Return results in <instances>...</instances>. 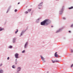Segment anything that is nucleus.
Wrapping results in <instances>:
<instances>
[{
    "instance_id": "f257e3e1",
    "label": "nucleus",
    "mask_w": 73,
    "mask_h": 73,
    "mask_svg": "<svg viewBox=\"0 0 73 73\" xmlns=\"http://www.w3.org/2000/svg\"><path fill=\"white\" fill-rule=\"evenodd\" d=\"M49 21H50L49 19H46L43 21L42 22L40 23V24L41 25H47L49 24Z\"/></svg>"
},
{
    "instance_id": "f03ea898",
    "label": "nucleus",
    "mask_w": 73,
    "mask_h": 73,
    "mask_svg": "<svg viewBox=\"0 0 73 73\" xmlns=\"http://www.w3.org/2000/svg\"><path fill=\"white\" fill-rule=\"evenodd\" d=\"M64 11V7H63L61 9V11L60 13V14L62 15V13H63V11Z\"/></svg>"
},
{
    "instance_id": "7ed1b4c3",
    "label": "nucleus",
    "mask_w": 73,
    "mask_h": 73,
    "mask_svg": "<svg viewBox=\"0 0 73 73\" xmlns=\"http://www.w3.org/2000/svg\"><path fill=\"white\" fill-rule=\"evenodd\" d=\"M15 58H19V54L18 53H16L15 55Z\"/></svg>"
},
{
    "instance_id": "20e7f679",
    "label": "nucleus",
    "mask_w": 73,
    "mask_h": 73,
    "mask_svg": "<svg viewBox=\"0 0 73 73\" xmlns=\"http://www.w3.org/2000/svg\"><path fill=\"white\" fill-rule=\"evenodd\" d=\"M57 52H56L54 54V57H58V54H57Z\"/></svg>"
},
{
    "instance_id": "39448f33",
    "label": "nucleus",
    "mask_w": 73,
    "mask_h": 73,
    "mask_svg": "<svg viewBox=\"0 0 73 73\" xmlns=\"http://www.w3.org/2000/svg\"><path fill=\"white\" fill-rule=\"evenodd\" d=\"M21 70V68L20 67H18L17 68V71L19 72V71H20Z\"/></svg>"
},
{
    "instance_id": "423d86ee",
    "label": "nucleus",
    "mask_w": 73,
    "mask_h": 73,
    "mask_svg": "<svg viewBox=\"0 0 73 73\" xmlns=\"http://www.w3.org/2000/svg\"><path fill=\"white\" fill-rule=\"evenodd\" d=\"M28 45V42H27L26 43V44H25L24 47L25 48H27V46Z\"/></svg>"
},
{
    "instance_id": "0eeeda50",
    "label": "nucleus",
    "mask_w": 73,
    "mask_h": 73,
    "mask_svg": "<svg viewBox=\"0 0 73 73\" xmlns=\"http://www.w3.org/2000/svg\"><path fill=\"white\" fill-rule=\"evenodd\" d=\"M43 3L42 2H41L38 5V7H40V6H41L42 5Z\"/></svg>"
},
{
    "instance_id": "6e6552de",
    "label": "nucleus",
    "mask_w": 73,
    "mask_h": 73,
    "mask_svg": "<svg viewBox=\"0 0 73 73\" xmlns=\"http://www.w3.org/2000/svg\"><path fill=\"white\" fill-rule=\"evenodd\" d=\"M24 32H25V31H23L22 32H21V35L20 36V37H21V36H22L23 35V33H24Z\"/></svg>"
},
{
    "instance_id": "1a4fd4ad",
    "label": "nucleus",
    "mask_w": 73,
    "mask_h": 73,
    "mask_svg": "<svg viewBox=\"0 0 73 73\" xmlns=\"http://www.w3.org/2000/svg\"><path fill=\"white\" fill-rule=\"evenodd\" d=\"M40 57H41V59H42V60H44V58L42 57V56H40Z\"/></svg>"
},
{
    "instance_id": "9d476101",
    "label": "nucleus",
    "mask_w": 73,
    "mask_h": 73,
    "mask_svg": "<svg viewBox=\"0 0 73 73\" xmlns=\"http://www.w3.org/2000/svg\"><path fill=\"white\" fill-rule=\"evenodd\" d=\"M3 30H4V28H1V27L0 28V31H3Z\"/></svg>"
},
{
    "instance_id": "9b49d317",
    "label": "nucleus",
    "mask_w": 73,
    "mask_h": 73,
    "mask_svg": "<svg viewBox=\"0 0 73 73\" xmlns=\"http://www.w3.org/2000/svg\"><path fill=\"white\" fill-rule=\"evenodd\" d=\"M73 6H72L71 7H69L68 8V9H73Z\"/></svg>"
},
{
    "instance_id": "f8f14e48",
    "label": "nucleus",
    "mask_w": 73,
    "mask_h": 73,
    "mask_svg": "<svg viewBox=\"0 0 73 73\" xmlns=\"http://www.w3.org/2000/svg\"><path fill=\"white\" fill-rule=\"evenodd\" d=\"M0 73H3V70H0Z\"/></svg>"
},
{
    "instance_id": "ddd939ff",
    "label": "nucleus",
    "mask_w": 73,
    "mask_h": 73,
    "mask_svg": "<svg viewBox=\"0 0 73 73\" xmlns=\"http://www.w3.org/2000/svg\"><path fill=\"white\" fill-rule=\"evenodd\" d=\"M18 29H17V31L15 32V33L16 34V33H17V32H18Z\"/></svg>"
},
{
    "instance_id": "4468645a",
    "label": "nucleus",
    "mask_w": 73,
    "mask_h": 73,
    "mask_svg": "<svg viewBox=\"0 0 73 73\" xmlns=\"http://www.w3.org/2000/svg\"><path fill=\"white\" fill-rule=\"evenodd\" d=\"M31 9H28V11H29V12H30V11H31Z\"/></svg>"
},
{
    "instance_id": "2eb2a0df",
    "label": "nucleus",
    "mask_w": 73,
    "mask_h": 73,
    "mask_svg": "<svg viewBox=\"0 0 73 73\" xmlns=\"http://www.w3.org/2000/svg\"><path fill=\"white\" fill-rule=\"evenodd\" d=\"M12 67L13 68H15V67L14 65H13L12 66Z\"/></svg>"
},
{
    "instance_id": "dca6fc26",
    "label": "nucleus",
    "mask_w": 73,
    "mask_h": 73,
    "mask_svg": "<svg viewBox=\"0 0 73 73\" xmlns=\"http://www.w3.org/2000/svg\"><path fill=\"white\" fill-rule=\"evenodd\" d=\"M12 48V46H10L9 47V48Z\"/></svg>"
},
{
    "instance_id": "f3484780",
    "label": "nucleus",
    "mask_w": 73,
    "mask_h": 73,
    "mask_svg": "<svg viewBox=\"0 0 73 73\" xmlns=\"http://www.w3.org/2000/svg\"><path fill=\"white\" fill-rule=\"evenodd\" d=\"M70 27L72 28H73V24L72 25L70 26Z\"/></svg>"
},
{
    "instance_id": "a211bd4d",
    "label": "nucleus",
    "mask_w": 73,
    "mask_h": 73,
    "mask_svg": "<svg viewBox=\"0 0 73 73\" xmlns=\"http://www.w3.org/2000/svg\"><path fill=\"white\" fill-rule=\"evenodd\" d=\"M60 30H58L57 31L56 33H57V32H60Z\"/></svg>"
},
{
    "instance_id": "6ab92c4d",
    "label": "nucleus",
    "mask_w": 73,
    "mask_h": 73,
    "mask_svg": "<svg viewBox=\"0 0 73 73\" xmlns=\"http://www.w3.org/2000/svg\"><path fill=\"white\" fill-rule=\"evenodd\" d=\"M58 62V60L55 61V62Z\"/></svg>"
},
{
    "instance_id": "aec40b11",
    "label": "nucleus",
    "mask_w": 73,
    "mask_h": 73,
    "mask_svg": "<svg viewBox=\"0 0 73 73\" xmlns=\"http://www.w3.org/2000/svg\"><path fill=\"white\" fill-rule=\"evenodd\" d=\"M25 50H24L22 51V53H24L25 52Z\"/></svg>"
},
{
    "instance_id": "412c9836",
    "label": "nucleus",
    "mask_w": 73,
    "mask_h": 73,
    "mask_svg": "<svg viewBox=\"0 0 73 73\" xmlns=\"http://www.w3.org/2000/svg\"><path fill=\"white\" fill-rule=\"evenodd\" d=\"M52 61L53 63H54V62H55V61H54L53 60H52Z\"/></svg>"
},
{
    "instance_id": "4be33fe9",
    "label": "nucleus",
    "mask_w": 73,
    "mask_h": 73,
    "mask_svg": "<svg viewBox=\"0 0 73 73\" xmlns=\"http://www.w3.org/2000/svg\"><path fill=\"white\" fill-rule=\"evenodd\" d=\"M16 62H15V64H17V59H16Z\"/></svg>"
},
{
    "instance_id": "5701e85b",
    "label": "nucleus",
    "mask_w": 73,
    "mask_h": 73,
    "mask_svg": "<svg viewBox=\"0 0 73 73\" xmlns=\"http://www.w3.org/2000/svg\"><path fill=\"white\" fill-rule=\"evenodd\" d=\"M17 9H15V12H17Z\"/></svg>"
},
{
    "instance_id": "b1692460",
    "label": "nucleus",
    "mask_w": 73,
    "mask_h": 73,
    "mask_svg": "<svg viewBox=\"0 0 73 73\" xmlns=\"http://www.w3.org/2000/svg\"><path fill=\"white\" fill-rule=\"evenodd\" d=\"M71 52H73V50L71 49Z\"/></svg>"
},
{
    "instance_id": "393cba45",
    "label": "nucleus",
    "mask_w": 73,
    "mask_h": 73,
    "mask_svg": "<svg viewBox=\"0 0 73 73\" xmlns=\"http://www.w3.org/2000/svg\"><path fill=\"white\" fill-rule=\"evenodd\" d=\"M73 64H72L71 66V68H72L73 67Z\"/></svg>"
},
{
    "instance_id": "a878e982",
    "label": "nucleus",
    "mask_w": 73,
    "mask_h": 73,
    "mask_svg": "<svg viewBox=\"0 0 73 73\" xmlns=\"http://www.w3.org/2000/svg\"><path fill=\"white\" fill-rule=\"evenodd\" d=\"M28 13V11H26V12H25V13Z\"/></svg>"
},
{
    "instance_id": "bb28decb",
    "label": "nucleus",
    "mask_w": 73,
    "mask_h": 73,
    "mask_svg": "<svg viewBox=\"0 0 73 73\" xmlns=\"http://www.w3.org/2000/svg\"><path fill=\"white\" fill-rule=\"evenodd\" d=\"M68 32H69V33H71V31H68Z\"/></svg>"
},
{
    "instance_id": "cd10ccee",
    "label": "nucleus",
    "mask_w": 73,
    "mask_h": 73,
    "mask_svg": "<svg viewBox=\"0 0 73 73\" xmlns=\"http://www.w3.org/2000/svg\"><path fill=\"white\" fill-rule=\"evenodd\" d=\"M9 57H8L7 58V60H9Z\"/></svg>"
},
{
    "instance_id": "c85d7f7f",
    "label": "nucleus",
    "mask_w": 73,
    "mask_h": 73,
    "mask_svg": "<svg viewBox=\"0 0 73 73\" xmlns=\"http://www.w3.org/2000/svg\"><path fill=\"white\" fill-rule=\"evenodd\" d=\"M2 64H1L0 66H2Z\"/></svg>"
},
{
    "instance_id": "c756f323",
    "label": "nucleus",
    "mask_w": 73,
    "mask_h": 73,
    "mask_svg": "<svg viewBox=\"0 0 73 73\" xmlns=\"http://www.w3.org/2000/svg\"><path fill=\"white\" fill-rule=\"evenodd\" d=\"M16 40V38H14V39H13V40Z\"/></svg>"
},
{
    "instance_id": "7c9ffc66",
    "label": "nucleus",
    "mask_w": 73,
    "mask_h": 73,
    "mask_svg": "<svg viewBox=\"0 0 73 73\" xmlns=\"http://www.w3.org/2000/svg\"><path fill=\"white\" fill-rule=\"evenodd\" d=\"M64 20H66V18L64 17Z\"/></svg>"
},
{
    "instance_id": "2f4dec72",
    "label": "nucleus",
    "mask_w": 73,
    "mask_h": 73,
    "mask_svg": "<svg viewBox=\"0 0 73 73\" xmlns=\"http://www.w3.org/2000/svg\"><path fill=\"white\" fill-rule=\"evenodd\" d=\"M20 4V3L19 2L18 3V4Z\"/></svg>"
},
{
    "instance_id": "473e14b6",
    "label": "nucleus",
    "mask_w": 73,
    "mask_h": 73,
    "mask_svg": "<svg viewBox=\"0 0 73 73\" xmlns=\"http://www.w3.org/2000/svg\"><path fill=\"white\" fill-rule=\"evenodd\" d=\"M38 8L39 9H41V8H39V7H38Z\"/></svg>"
},
{
    "instance_id": "72a5a7b5",
    "label": "nucleus",
    "mask_w": 73,
    "mask_h": 73,
    "mask_svg": "<svg viewBox=\"0 0 73 73\" xmlns=\"http://www.w3.org/2000/svg\"><path fill=\"white\" fill-rule=\"evenodd\" d=\"M51 27H53V26H51Z\"/></svg>"
},
{
    "instance_id": "f704fd0d",
    "label": "nucleus",
    "mask_w": 73,
    "mask_h": 73,
    "mask_svg": "<svg viewBox=\"0 0 73 73\" xmlns=\"http://www.w3.org/2000/svg\"><path fill=\"white\" fill-rule=\"evenodd\" d=\"M13 43H14V42H15L13 41Z\"/></svg>"
},
{
    "instance_id": "c9c22d12",
    "label": "nucleus",
    "mask_w": 73,
    "mask_h": 73,
    "mask_svg": "<svg viewBox=\"0 0 73 73\" xmlns=\"http://www.w3.org/2000/svg\"><path fill=\"white\" fill-rule=\"evenodd\" d=\"M63 19H64V18H63Z\"/></svg>"
},
{
    "instance_id": "e433bc0d",
    "label": "nucleus",
    "mask_w": 73,
    "mask_h": 73,
    "mask_svg": "<svg viewBox=\"0 0 73 73\" xmlns=\"http://www.w3.org/2000/svg\"><path fill=\"white\" fill-rule=\"evenodd\" d=\"M7 13H8V12H7Z\"/></svg>"
}]
</instances>
